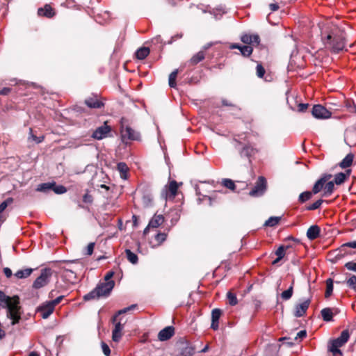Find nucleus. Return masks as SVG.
<instances>
[{"instance_id": "a211bd4d", "label": "nucleus", "mask_w": 356, "mask_h": 356, "mask_svg": "<svg viewBox=\"0 0 356 356\" xmlns=\"http://www.w3.org/2000/svg\"><path fill=\"white\" fill-rule=\"evenodd\" d=\"M343 344L337 339L332 340L329 346V350L333 354L334 356L341 355V352L339 348L343 346Z\"/></svg>"}, {"instance_id": "dca6fc26", "label": "nucleus", "mask_w": 356, "mask_h": 356, "mask_svg": "<svg viewBox=\"0 0 356 356\" xmlns=\"http://www.w3.org/2000/svg\"><path fill=\"white\" fill-rule=\"evenodd\" d=\"M110 127L104 124L98 127L92 134V136L95 139L101 140L106 137L107 134L110 132Z\"/></svg>"}, {"instance_id": "9b49d317", "label": "nucleus", "mask_w": 356, "mask_h": 356, "mask_svg": "<svg viewBox=\"0 0 356 356\" xmlns=\"http://www.w3.org/2000/svg\"><path fill=\"white\" fill-rule=\"evenodd\" d=\"M332 177V175L330 174H324L321 176V177L318 179L314 184L312 193L314 194L318 193L323 188L325 184Z\"/></svg>"}, {"instance_id": "412c9836", "label": "nucleus", "mask_w": 356, "mask_h": 356, "mask_svg": "<svg viewBox=\"0 0 356 356\" xmlns=\"http://www.w3.org/2000/svg\"><path fill=\"white\" fill-rule=\"evenodd\" d=\"M38 14L40 16H44L48 18H51L54 16L55 12L50 5L46 4L44 8H38Z\"/></svg>"}, {"instance_id": "f8f14e48", "label": "nucleus", "mask_w": 356, "mask_h": 356, "mask_svg": "<svg viewBox=\"0 0 356 356\" xmlns=\"http://www.w3.org/2000/svg\"><path fill=\"white\" fill-rule=\"evenodd\" d=\"M54 309L55 307L48 301L40 305L38 308V312L43 318L46 319L54 312Z\"/></svg>"}, {"instance_id": "338daca9", "label": "nucleus", "mask_w": 356, "mask_h": 356, "mask_svg": "<svg viewBox=\"0 0 356 356\" xmlns=\"http://www.w3.org/2000/svg\"><path fill=\"white\" fill-rule=\"evenodd\" d=\"M114 275V273L113 271H109L106 273V275L104 277V282H107L108 281H112L111 279L113 277Z\"/></svg>"}, {"instance_id": "a19ab883", "label": "nucleus", "mask_w": 356, "mask_h": 356, "mask_svg": "<svg viewBox=\"0 0 356 356\" xmlns=\"http://www.w3.org/2000/svg\"><path fill=\"white\" fill-rule=\"evenodd\" d=\"M280 217H270L264 223L266 227H274L277 225L280 220Z\"/></svg>"}, {"instance_id": "2eb2a0df", "label": "nucleus", "mask_w": 356, "mask_h": 356, "mask_svg": "<svg viewBox=\"0 0 356 356\" xmlns=\"http://www.w3.org/2000/svg\"><path fill=\"white\" fill-rule=\"evenodd\" d=\"M175 334V328L172 326H168L161 330L158 334V339L161 341L170 339Z\"/></svg>"}, {"instance_id": "ea45409f", "label": "nucleus", "mask_w": 356, "mask_h": 356, "mask_svg": "<svg viewBox=\"0 0 356 356\" xmlns=\"http://www.w3.org/2000/svg\"><path fill=\"white\" fill-rule=\"evenodd\" d=\"M333 291V281L332 279H327L326 280V291L325 293V298L330 297Z\"/></svg>"}, {"instance_id": "c9c22d12", "label": "nucleus", "mask_w": 356, "mask_h": 356, "mask_svg": "<svg viewBox=\"0 0 356 356\" xmlns=\"http://www.w3.org/2000/svg\"><path fill=\"white\" fill-rule=\"evenodd\" d=\"M54 187L53 182L42 183L38 186L36 191L42 193H47Z\"/></svg>"}, {"instance_id": "2f4dec72", "label": "nucleus", "mask_w": 356, "mask_h": 356, "mask_svg": "<svg viewBox=\"0 0 356 356\" xmlns=\"http://www.w3.org/2000/svg\"><path fill=\"white\" fill-rule=\"evenodd\" d=\"M323 321L329 322L332 321L333 312L330 308H324L321 312Z\"/></svg>"}, {"instance_id": "ddd939ff", "label": "nucleus", "mask_w": 356, "mask_h": 356, "mask_svg": "<svg viewBox=\"0 0 356 356\" xmlns=\"http://www.w3.org/2000/svg\"><path fill=\"white\" fill-rule=\"evenodd\" d=\"M309 305H310V299H307L302 303L297 304L295 306L294 316L296 317L303 316L305 314L307 309L309 308Z\"/></svg>"}, {"instance_id": "9d476101", "label": "nucleus", "mask_w": 356, "mask_h": 356, "mask_svg": "<svg viewBox=\"0 0 356 356\" xmlns=\"http://www.w3.org/2000/svg\"><path fill=\"white\" fill-rule=\"evenodd\" d=\"M178 189V184L176 181H171L169 183L168 186H166L163 192L162 195H165V198H174L177 195Z\"/></svg>"}, {"instance_id": "e2e57ef3", "label": "nucleus", "mask_w": 356, "mask_h": 356, "mask_svg": "<svg viewBox=\"0 0 356 356\" xmlns=\"http://www.w3.org/2000/svg\"><path fill=\"white\" fill-rule=\"evenodd\" d=\"M308 106V104L300 103L298 105V110L300 112H304L307 109Z\"/></svg>"}, {"instance_id": "f3484780", "label": "nucleus", "mask_w": 356, "mask_h": 356, "mask_svg": "<svg viewBox=\"0 0 356 356\" xmlns=\"http://www.w3.org/2000/svg\"><path fill=\"white\" fill-rule=\"evenodd\" d=\"M241 41L248 44L258 45L260 42L259 36L257 34L254 35H243L241 38Z\"/></svg>"}, {"instance_id": "69168bd1", "label": "nucleus", "mask_w": 356, "mask_h": 356, "mask_svg": "<svg viewBox=\"0 0 356 356\" xmlns=\"http://www.w3.org/2000/svg\"><path fill=\"white\" fill-rule=\"evenodd\" d=\"M11 91V89L8 87L3 88L1 90H0V95H8Z\"/></svg>"}, {"instance_id": "bf43d9fd", "label": "nucleus", "mask_w": 356, "mask_h": 356, "mask_svg": "<svg viewBox=\"0 0 356 356\" xmlns=\"http://www.w3.org/2000/svg\"><path fill=\"white\" fill-rule=\"evenodd\" d=\"M95 243H90L86 248V254L91 255L93 253Z\"/></svg>"}, {"instance_id": "8fccbe9b", "label": "nucleus", "mask_w": 356, "mask_h": 356, "mask_svg": "<svg viewBox=\"0 0 356 356\" xmlns=\"http://www.w3.org/2000/svg\"><path fill=\"white\" fill-rule=\"evenodd\" d=\"M222 184L224 186H225L226 188H227L232 191H234L235 187H236L234 182L232 179H224L222 180Z\"/></svg>"}, {"instance_id": "052dcab7", "label": "nucleus", "mask_w": 356, "mask_h": 356, "mask_svg": "<svg viewBox=\"0 0 356 356\" xmlns=\"http://www.w3.org/2000/svg\"><path fill=\"white\" fill-rule=\"evenodd\" d=\"M307 336V332L306 330H300V332H298L295 337V340H298V339H302L305 337H306Z\"/></svg>"}, {"instance_id": "0e129e2a", "label": "nucleus", "mask_w": 356, "mask_h": 356, "mask_svg": "<svg viewBox=\"0 0 356 356\" xmlns=\"http://www.w3.org/2000/svg\"><path fill=\"white\" fill-rule=\"evenodd\" d=\"M83 201L86 203H92V197L90 195L86 193L83 197Z\"/></svg>"}, {"instance_id": "5fc2aeb1", "label": "nucleus", "mask_w": 356, "mask_h": 356, "mask_svg": "<svg viewBox=\"0 0 356 356\" xmlns=\"http://www.w3.org/2000/svg\"><path fill=\"white\" fill-rule=\"evenodd\" d=\"M323 202V200L321 199L316 200L315 202H314L311 205L308 206L307 207V210L313 211V210H316V209H318L321 206Z\"/></svg>"}, {"instance_id": "58836bf2", "label": "nucleus", "mask_w": 356, "mask_h": 356, "mask_svg": "<svg viewBox=\"0 0 356 356\" xmlns=\"http://www.w3.org/2000/svg\"><path fill=\"white\" fill-rule=\"evenodd\" d=\"M334 188V181L326 182L324 185L323 195L324 196L330 195L333 193Z\"/></svg>"}, {"instance_id": "a878e982", "label": "nucleus", "mask_w": 356, "mask_h": 356, "mask_svg": "<svg viewBox=\"0 0 356 356\" xmlns=\"http://www.w3.org/2000/svg\"><path fill=\"white\" fill-rule=\"evenodd\" d=\"M118 170L120 172V177L123 179L128 178L129 168L124 162H120L117 165Z\"/></svg>"}, {"instance_id": "cd10ccee", "label": "nucleus", "mask_w": 356, "mask_h": 356, "mask_svg": "<svg viewBox=\"0 0 356 356\" xmlns=\"http://www.w3.org/2000/svg\"><path fill=\"white\" fill-rule=\"evenodd\" d=\"M353 159L354 154H353L352 153L348 154L339 163V166L341 168H347L352 165Z\"/></svg>"}, {"instance_id": "5701e85b", "label": "nucleus", "mask_w": 356, "mask_h": 356, "mask_svg": "<svg viewBox=\"0 0 356 356\" xmlns=\"http://www.w3.org/2000/svg\"><path fill=\"white\" fill-rule=\"evenodd\" d=\"M257 149L250 145H245L239 152L241 157L250 158L254 155Z\"/></svg>"}, {"instance_id": "473e14b6", "label": "nucleus", "mask_w": 356, "mask_h": 356, "mask_svg": "<svg viewBox=\"0 0 356 356\" xmlns=\"http://www.w3.org/2000/svg\"><path fill=\"white\" fill-rule=\"evenodd\" d=\"M149 48L140 47L136 51V56L139 60H143L149 55Z\"/></svg>"}, {"instance_id": "4be33fe9", "label": "nucleus", "mask_w": 356, "mask_h": 356, "mask_svg": "<svg viewBox=\"0 0 356 356\" xmlns=\"http://www.w3.org/2000/svg\"><path fill=\"white\" fill-rule=\"evenodd\" d=\"M85 103L89 108H100L104 106V104L97 97H88L85 100Z\"/></svg>"}, {"instance_id": "72a5a7b5", "label": "nucleus", "mask_w": 356, "mask_h": 356, "mask_svg": "<svg viewBox=\"0 0 356 356\" xmlns=\"http://www.w3.org/2000/svg\"><path fill=\"white\" fill-rule=\"evenodd\" d=\"M97 291L98 290L95 287L90 292H89L88 293L86 294L83 296L84 300L89 301V300H97V299H99V298H101L99 296V292Z\"/></svg>"}, {"instance_id": "6e6552de", "label": "nucleus", "mask_w": 356, "mask_h": 356, "mask_svg": "<svg viewBox=\"0 0 356 356\" xmlns=\"http://www.w3.org/2000/svg\"><path fill=\"white\" fill-rule=\"evenodd\" d=\"M114 286V281H108L107 282H100L97 285L96 289L98 290L97 291L99 292L101 298L107 297L110 295Z\"/></svg>"}, {"instance_id": "4468645a", "label": "nucleus", "mask_w": 356, "mask_h": 356, "mask_svg": "<svg viewBox=\"0 0 356 356\" xmlns=\"http://www.w3.org/2000/svg\"><path fill=\"white\" fill-rule=\"evenodd\" d=\"M178 350L179 354L181 356H192L195 353L194 348L188 343H180L178 345Z\"/></svg>"}, {"instance_id": "6ab92c4d", "label": "nucleus", "mask_w": 356, "mask_h": 356, "mask_svg": "<svg viewBox=\"0 0 356 356\" xmlns=\"http://www.w3.org/2000/svg\"><path fill=\"white\" fill-rule=\"evenodd\" d=\"M230 49H238L240 50L241 54L244 56H250L252 53V47L248 45L241 46L238 44H232L230 45Z\"/></svg>"}, {"instance_id": "c85d7f7f", "label": "nucleus", "mask_w": 356, "mask_h": 356, "mask_svg": "<svg viewBox=\"0 0 356 356\" xmlns=\"http://www.w3.org/2000/svg\"><path fill=\"white\" fill-rule=\"evenodd\" d=\"M13 200L12 197H8L0 204V222H3L6 220V218L3 215V211L7 208V207L13 202Z\"/></svg>"}, {"instance_id": "e433bc0d", "label": "nucleus", "mask_w": 356, "mask_h": 356, "mask_svg": "<svg viewBox=\"0 0 356 356\" xmlns=\"http://www.w3.org/2000/svg\"><path fill=\"white\" fill-rule=\"evenodd\" d=\"M125 254L127 260L131 263L132 264H136L138 261V257L136 254L131 252L130 250L127 249L125 250Z\"/></svg>"}, {"instance_id": "7ed1b4c3", "label": "nucleus", "mask_w": 356, "mask_h": 356, "mask_svg": "<svg viewBox=\"0 0 356 356\" xmlns=\"http://www.w3.org/2000/svg\"><path fill=\"white\" fill-rule=\"evenodd\" d=\"M126 120L122 118L120 121V134L123 143L128 140H138L140 139V134L126 124Z\"/></svg>"}, {"instance_id": "423d86ee", "label": "nucleus", "mask_w": 356, "mask_h": 356, "mask_svg": "<svg viewBox=\"0 0 356 356\" xmlns=\"http://www.w3.org/2000/svg\"><path fill=\"white\" fill-rule=\"evenodd\" d=\"M266 188V181L264 177H259L254 188L250 191L249 195L253 197L262 195Z\"/></svg>"}, {"instance_id": "7c9ffc66", "label": "nucleus", "mask_w": 356, "mask_h": 356, "mask_svg": "<svg viewBox=\"0 0 356 356\" xmlns=\"http://www.w3.org/2000/svg\"><path fill=\"white\" fill-rule=\"evenodd\" d=\"M137 307V305H131L129 307H125L122 309L119 310L112 318V322H115L118 321V318H120V316L122 314H124L134 309H135Z\"/></svg>"}, {"instance_id": "4c0bfd02", "label": "nucleus", "mask_w": 356, "mask_h": 356, "mask_svg": "<svg viewBox=\"0 0 356 356\" xmlns=\"http://www.w3.org/2000/svg\"><path fill=\"white\" fill-rule=\"evenodd\" d=\"M179 73V70L177 69L175 70L173 72H172L169 75L168 79V83L170 88H176L177 83H176V79L177 76V74Z\"/></svg>"}, {"instance_id": "aec40b11", "label": "nucleus", "mask_w": 356, "mask_h": 356, "mask_svg": "<svg viewBox=\"0 0 356 356\" xmlns=\"http://www.w3.org/2000/svg\"><path fill=\"white\" fill-rule=\"evenodd\" d=\"M320 232L321 229L318 225H312L307 231V237L309 240L313 241L319 236Z\"/></svg>"}, {"instance_id": "79ce46f5", "label": "nucleus", "mask_w": 356, "mask_h": 356, "mask_svg": "<svg viewBox=\"0 0 356 356\" xmlns=\"http://www.w3.org/2000/svg\"><path fill=\"white\" fill-rule=\"evenodd\" d=\"M312 192L311 191H305L300 194L298 200L301 203H304L306 201L310 200L312 197Z\"/></svg>"}, {"instance_id": "c756f323", "label": "nucleus", "mask_w": 356, "mask_h": 356, "mask_svg": "<svg viewBox=\"0 0 356 356\" xmlns=\"http://www.w3.org/2000/svg\"><path fill=\"white\" fill-rule=\"evenodd\" d=\"M32 272V268H25L22 270H19L15 273V276L18 279H24L29 277Z\"/></svg>"}, {"instance_id": "3c124183", "label": "nucleus", "mask_w": 356, "mask_h": 356, "mask_svg": "<svg viewBox=\"0 0 356 356\" xmlns=\"http://www.w3.org/2000/svg\"><path fill=\"white\" fill-rule=\"evenodd\" d=\"M167 234L165 233L159 232L155 236V240L157 242V245H161L163 242L166 240Z\"/></svg>"}, {"instance_id": "49530a36", "label": "nucleus", "mask_w": 356, "mask_h": 356, "mask_svg": "<svg viewBox=\"0 0 356 356\" xmlns=\"http://www.w3.org/2000/svg\"><path fill=\"white\" fill-rule=\"evenodd\" d=\"M346 284L349 288L352 289L354 291H356V275H351L346 280Z\"/></svg>"}, {"instance_id": "6e6d98bb", "label": "nucleus", "mask_w": 356, "mask_h": 356, "mask_svg": "<svg viewBox=\"0 0 356 356\" xmlns=\"http://www.w3.org/2000/svg\"><path fill=\"white\" fill-rule=\"evenodd\" d=\"M344 267L348 270L356 273V262L355 261H348L346 263Z\"/></svg>"}, {"instance_id": "f257e3e1", "label": "nucleus", "mask_w": 356, "mask_h": 356, "mask_svg": "<svg viewBox=\"0 0 356 356\" xmlns=\"http://www.w3.org/2000/svg\"><path fill=\"white\" fill-rule=\"evenodd\" d=\"M0 307L6 309V316L11 320V325L17 324L21 320L22 307L19 298L17 296L12 297L6 295L0 291Z\"/></svg>"}, {"instance_id": "20e7f679", "label": "nucleus", "mask_w": 356, "mask_h": 356, "mask_svg": "<svg viewBox=\"0 0 356 356\" xmlns=\"http://www.w3.org/2000/svg\"><path fill=\"white\" fill-rule=\"evenodd\" d=\"M78 263V260L59 261L58 262V267L60 269L62 273H71L72 278H76V270L77 268L74 264Z\"/></svg>"}, {"instance_id": "680f3d73", "label": "nucleus", "mask_w": 356, "mask_h": 356, "mask_svg": "<svg viewBox=\"0 0 356 356\" xmlns=\"http://www.w3.org/2000/svg\"><path fill=\"white\" fill-rule=\"evenodd\" d=\"M63 296H60L57 297L56 299L49 301V302L55 307L56 305H57L58 304H59L60 302V301L63 300Z\"/></svg>"}, {"instance_id": "09e8293b", "label": "nucleus", "mask_w": 356, "mask_h": 356, "mask_svg": "<svg viewBox=\"0 0 356 356\" xmlns=\"http://www.w3.org/2000/svg\"><path fill=\"white\" fill-rule=\"evenodd\" d=\"M349 333L348 330H343L341 333L340 336L337 338L339 341H340L343 345L348 341L349 339Z\"/></svg>"}, {"instance_id": "393cba45", "label": "nucleus", "mask_w": 356, "mask_h": 356, "mask_svg": "<svg viewBox=\"0 0 356 356\" xmlns=\"http://www.w3.org/2000/svg\"><path fill=\"white\" fill-rule=\"evenodd\" d=\"M351 170L350 169L347 170L346 172H339L334 176V183L337 185H340L343 184L347 177H348L350 175Z\"/></svg>"}, {"instance_id": "774afa93", "label": "nucleus", "mask_w": 356, "mask_h": 356, "mask_svg": "<svg viewBox=\"0 0 356 356\" xmlns=\"http://www.w3.org/2000/svg\"><path fill=\"white\" fill-rule=\"evenodd\" d=\"M3 273L6 277L8 278L10 277L13 275L12 270L9 268H4Z\"/></svg>"}, {"instance_id": "4d7b16f0", "label": "nucleus", "mask_w": 356, "mask_h": 356, "mask_svg": "<svg viewBox=\"0 0 356 356\" xmlns=\"http://www.w3.org/2000/svg\"><path fill=\"white\" fill-rule=\"evenodd\" d=\"M257 75L259 78H262L265 74V69L261 65V64H257Z\"/></svg>"}, {"instance_id": "13d9d810", "label": "nucleus", "mask_w": 356, "mask_h": 356, "mask_svg": "<svg viewBox=\"0 0 356 356\" xmlns=\"http://www.w3.org/2000/svg\"><path fill=\"white\" fill-rule=\"evenodd\" d=\"M102 351H103L104 354L106 356L110 355L111 350H110V348L108 347V346L106 343H104V342L102 343Z\"/></svg>"}, {"instance_id": "de8ad7c7", "label": "nucleus", "mask_w": 356, "mask_h": 356, "mask_svg": "<svg viewBox=\"0 0 356 356\" xmlns=\"http://www.w3.org/2000/svg\"><path fill=\"white\" fill-rule=\"evenodd\" d=\"M345 248H350L354 249L356 248V241L343 243V245H341L340 248L339 250H336L334 252H341L344 250Z\"/></svg>"}, {"instance_id": "f704fd0d", "label": "nucleus", "mask_w": 356, "mask_h": 356, "mask_svg": "<svg viewBox=\"0 0 356 356\" xmlns=\"http://www.w3.org/2000/svg\"><path fill=\"white\" fill-rule=\"evenodd\" d=\"M293 283L294 281L292 282V284H291L288 289L284 291L281 293L280 296L283 300H288L292 297L293 293Z\"/></svg>"}, {"instance_id": "37998d69", "label": "nucleus", "mask_w": 356, "mask_h": 356, "mask_svg": "<svg viewBox=\"0 0 356 356\" xmlns=\"http://www.w3.org/2000/svg\"><path fill=\"white\" fill-rule=\"evenodd\" d=\"M227 298L230 305L234 306L238 303L236 296L231 291L227 292Z\"/></svg>"}, {"instance_id": "864d4df0", "label": "nucleus", "mask_w": 356, "mask_h": 356, "mask_svg": "<svg viewBox=\"0 0 356 356\" xmlns=\"http://www.w3.org/2000/svg\"><path fill=\"white\" fill-rule=\"evenodd\" d=\"M289 246L287 245V246H284V245H280L277 250L275 251V254L280 257V259H282L284 255H285V250L289 248Z\"/></svg>"}, {"instance_id": "0eeeda50", "label": "nucleus", "mask_w": 356, "mask_h": 356, "mask_svg": "<svg viewBox=\"0 0 356 356\" xmlns=\"http://www.w3.org/2000/svg\"><path fill=\"white\" fill-rule=\"evenodd\" d=\"M312 115L318 119H327L332 113L324 106L320 104L314 105L312 111Z\"/></svg>"}, {"instance_id": "f03ea898", "label": "nucleus", "mask_w": 356, "mask_h": 356, "mask_svg": "<svg viewBox=\"0 0 356 356\" xmlns=\"http://www.w3.org/2000/svg\"><path fill=\"white\" fill-rule=\"evenodd\" d=\"M325 46L334 53H339L346 49V33L338 26H334L323 39Z\"/></svg>"}, {"instance_id": "c03bdc74", "label": "nucleus", "mask_w": 356, "mask_h": 356, "mask_svg": "<svg viewBox=\"0 0 356 356\" xmlns=\"http://www.w3.org/2000/svg\"><path fill=\"white\" fill-rule=\"evenodd\" d=\"M54 187H52L51 191H53L56 194H63L66 193L67 189L65 186L62 185H56L54 181H53Z\"/></svg>"}, {"instance_id": "b1692460", "label": "nucleus", "mask_w": 356, "mask_h": 356, "mask_svg": "<svg viewBox=\"0 0 356 356\" xmlns=\"http://www.w3.org/2000/svg\"><path fill=\"white\" fill-rule=\"evenodd\" d=\"M164 222V217L163 215L159 214H155L152 218L150 220L148 227H152V228H156L159 226H160L163 222Z\"/></svg>"}, {"instance_id": "bb28decb", "label": "nucleus", "mask_w": 356, "mask_h": 356, "mask_svg": "<svg viewBox=\"0 0 356 356\" xmlns=\"http://www.w3.org/2000/svg\"><path fill=\"white\" fill-rule=\"evenodd\" d=\"M205 58V54L204 51H200L195 55L192 56V58L189 60V63L191 65H195L202 60H203Z\"/></svg>"}, {"instance_id": "603ef678", "label": "nucleus", "mask_w": 356, "mask_h": 356, "mask_svg": "<svg viewBox=\"0 0 356 356\" xmlns=\"http://www.w3.org/2000/svg\"><path fill=\"white\" fill-rule=\"evenodd\" d=\"M221 310L220 309H214L211 312V321H218L221 316Z\"/></svg>"}, {"instance_id": "1a4fd4ad", "label": "nucleus", "mask_w": 356, "mask_h": 356, "mask_svg": "<svg viewBox=\"0 0 356 356\" xmlns=\"http://www.w3.org/2000/svg\"><path fill=\"white\" fill-rule=\"evenodd\" d=\"M50 273L47 270L42 271L39 277L34 281L33 286L35 289H40L44 286L49 282Z\"/></svg>"}, {"instance_id": "a18cd8bd", "label": "nucleus", "mask_w": 356, "mask_h": 356, "mask_svg": "<svg viewBox=\"0 0 356 356\" xmlns=\"http://www.w3.org/2000/svg\"><path fill=\"white\" fill-rule=\"evenodd\" d=\"M44 138V136H36L33 133V129L31 128L29 129V139H32L33 141H35L37 144L40 143L43 141Z\"/></svg>"}, {"instance_id": "39448f33", "label": "nucleus", "mask_w": 356, "mask_h": 356, "mask_svg": "<svg viewBox=\"0 0 356 356\" xmlns=\"http://www.w3.org/2000/svg\"><path fill=\"white\" fill-rule=\"evenodd\" d=\"M112 323L115 325L112 332V339L115 342H119L123 335L122 330L127 320L124 317H120L117 321Z\"/></svg>"}]
</instances>
